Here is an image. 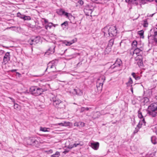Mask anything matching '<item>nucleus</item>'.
I'll return each mask as SVG.
<instances>
[{
    "label": "nucleus",
    "mask_w": 157,
    "mask_h": 157,
    "mask_svg": "<svg viewBox=\"0 0 157 157\" xmlns=\"http://www.w3.org/2000/svg\"><path fill=\"white\" fill-rule=\"evenodd\" d=\"M102 32L105 36L111 37L115 36L117 34V30L115 26L108 25L102 29Z\"/></svg>",
    "instance_id": "obj_1"
},
{
    "label": "nucleus",
    "mask_w": 157,
    "mask_h": 157,
    "mask_svg": "<svg viewBox=\"0 0 157 157\" xmlns=\"http://www.w3.org/2000/svg\"><path fill=\"white\" fill-rule=\"evenodd\" d=\"M53 106L57 109H64L65 106L64 102L62 101L57 96H54L51 99Z\"/></svg>",
    "instance_id": "obj_2"
},
{
    "label": "nucleus",
    "mask_w": 157,
    "mask_h": 157,
    "mask_svg": "<svg viewBox=\"0 0 157 157\" xmlns=\"http://www.w3.org/2000/svg\"><path fill=\"white\" fill-rule=\"evenodd\" d=\"M157 103H154L151 104L147 109L148 113L150 116L154 117L157 114Z\"/></svg>",
    "instance_id": "obj_3"
},
{
    "label": "nucleus",
    "mask_w": 157,
    "mask_h": 157,
    "mask_svg": "<svg viewBox=\"0 0 157 157\" xmlns=\"http://www.w3.org/2000/svg\"><path fill=\"white\" fill-rule=\"evenodd\" d=\"M45 90L42 88L37 86H31L29 89L31 93L35 96H37L41 94Z\"/></svg>",
    "instance_id": "obj_4"
},
{
    "label": "nucleus",
    "mask_w": 157,
    "mask_h": 157,
    "mask_svg": "<svg viewBox=\"0 0 157 157\" xmlns=\"http://www.w3.org/2000/svg\"><path fill=\"white\" fill-rule=\"evenodd\" d=\"M24 143L28 145H33L36 146L39 144V142L34 137H31L25 139Z\"/></svg>",
    "instance_id": "obj_5"
},
{
    "label": "nucleus",
    "mask_w": 157,
    "mask_h": 157,
    "mask_svg": "<svg viewBox=\"0 0 157 157\" xmlns=\"http://www.w3.org/2000/svg\"><path fill=\"white\" fill-rule=\"evenodd\" d=\"M40 42V38L38 37H36L34 38H31L28 41V43L31 45H35Z\"/></svg>",
    "instance_id": "obj_6"
},
{
    "label": "nucleus",
    "mask_w": 157,
    "mask_h": 157,
    "mask_svg": "<svg viewBox=\"0 0 157 157\" xmlns=\"http://www.w3.org/2000/svg\"><path fill=\"white\" fill-rule=\"evenodd\" d=\"M130 54L132 55H134L135 54L137 56H141L143 54V48H135L132 53L130 52Z\"/></svg>",
    "instance_id": "obj_7"
},
{
    "label": "nucleus",
    "mask_w": 157,
    "mask_h": 157,
    "mask_svg": "<svg viewBox=\"0 0 157 157\" xmlns=\"http://www.w3.org/2000/svg\"><path fill=\"white\" fill-rule=\"evenodd\" d=\"M151 35L154 36L155 40L157 42V28H154L151 30Z\"/></svg>",
    "instance_id": "obj_8"
},
{
    "label": "nucleus",
    "mask_w": 157,
    "mask_h": 157,
    "mask_svg": "<svg viewBox=\"0 0 157 157\" xmlns=\"http://www.w3.org/2000/svg\"><path fill=\"white\" fill-rule=\"evenodd\" d=\"M114 42V39H110L109 41V43L108 44L107 47L105 48V51L107 52V50L109 51V52L111 51V47L112 46Z\"/></svg>",
    "instance_id": "obj_9"
},
{
    "label": "nucleus",
    "mask_w": 157,
    "mask_h": 157,
    "mask_svg": "<svg viewBox=\"0 0 157 157\" xmlns=\"http://www.w3.org/2000/svg\"><path fill=\"white\" fill-rule=\"evenodd\" d=\"M10 56L9 52H7L3 58V62L5 63H7L10 60Z\"/></svg>",
    "instance_id": "obj_10"
},
{
    "label": "nucleus",
    "mask_w": 157,
    "mask_h": 157,
    "mask_svg": "<svg viewBox=\"0 0 157 157\" xmlns=\"http://www.w3.org/2000/svg\"><path fill=\"white\" fill-rule=\"evenodd\" d=\"M90 146L94 149L97 150L99 147V143L98 142L96 143H90Z\"/></svg>",
    "instance_id": "obj_11"
},
{
    "label": "nucleus",
    "mask_w": 157,
    "mask_h": 157,
    "mask_svg": "<svg viewBox=\"0 0 157 157\" xmlns=\"http://www.w3.org/2000/svg\"><path fill=\"white\" fill-rule=\"evenodd\" d=\"M104 114H105L103 113H102V111L101 112V113L99 112H96L94 113L93 116V118L94 119L98 118L101 115Z\"/></svg>",
    "instance_id": "obj_12"
},
{
    "label": "nucleus",
    "mask_w": 157,
    "mask_h": 157,
    "mask_svg": "<svg viewBox=\"0 0 157 157\" xmlns=\"http://www.w3.org/2000/svg\"><path fill=\"white\" fill-rule=\"evenodd\" d=\"M57 13L59 15H64L65 16L68 17V13L66 12L64 10H59L57 11Z\"/></svg>",
    "instance_id": "obj_13"
},
{
    "label": "nucleus",
    "mask_w": 157,
    "mask_h": 157,
    "mask_svg": "<svg viewBox=\"0 0 157 157\" xmlns=\"http://www.w3.org/2000/svg\"><path fill=\"white\" fill-rule=\"evenodd\" d=\"M146 122L145 121L144 119H143L142 120H141L139 122L138 124L137 125V127L140 128L142 125H144V126L145 125Z\"/></svg>",
    "instance_id": "obj_14"
},
{
    "label": "nucleus",
    "mask_w": 157,
    "mask_h": 157,
    "mask_svg": "<svg viewBox=\"0 0 157 157\" xmlns=\"http://www.w3.org/2000/svg\"><path fill=\"white\" fill-rule=\"evenodd\" d=\"M105 80V78L104 76H101L98 79L97 82L101 83V84H103V83Z\"/></svg>",
    "instance_id": "obj_15"
},
{
    "label": "nucleus",
    "mask_w": 157,
    "mask_h": 157,
    "mask_svg": "<svg viewBox=\"0 0 157 157\" xmlns=\"http://www.w3.org/2000/svg\"><path fill=\"white\" fill-rule=\"evenodd\" d=\"M85 124V123L82 122H76L74 124L75 126L80 127H84Z\"/></svg>",
    "instance_id": "obj_16"
},
{
    "label": "nucleus",
    "mask_w": 157,
    "mask_h": 157,
    "mask_svg": "<svg viewBox=\"0 0 157 157\" xmlns=\"http://www.w3.org/2000/svg\"><path fill=\"white\" fill-rule=\"evenodd\" d=\"M84 12L85 13L86 15L87 16H89L91 14L92 11L91 9L85 8L84 10Z\"/></svg>",
    "instance_id": "obj_17"
},
{
    "label": "nucleus",
    "mask_w": 157,
    "mask_h": 157,
    "mask_svg": "<svg viewBox=\"0 0 157 157\" xmlns=\"http://www.w3.org/2000/svg\"><path fill=\"white\" fill-rule=\"evenodd\" d=\"M102 84H101V83H99V82H96V87L98 89V90L99 91L101 90L102 88Z\"/></svg>",
    "instance_id": "obj_18"
},
{
    "label": "nucleus",
    "mask_w": 157,
    "mask_h": 157,
    "mask_svg": "<svg viewBox=\"0 0 157 157\" xmlns=\"http://www.w3.org/2000/svg\"><path fill=\"white\" fill-rule=\"evenodd\" d=\"M55 47L56 46L54 44H53L48 49V51H50V53L52 54L54 53Z\"/></svg>",
    "instance_id": "obj_19"
},
{
    "label": "nucleus",
    "mask_w": 157,
    "mask_h": 157,
    "mask_svg": "<svg viewBox=\"0 0 157 157\" xmlns=\"http://www.w3.org/2000/svg\"><path fill=\"white\" fill-rule=\"evenodd\" d=\"M82 145L80 144V143H75V144H73V145H71L70 144L68 146V147L69 148L71 149L73 147H76L78 146H81Z\"/></svg>",
    "instance_id": "obj_20"
},
{
    "label": "nucleus",
    "mask_w": 157,
    "mask_h": 157,
    "mask_svg": "<svg viewBox=\"0 0 157 157\" xmlns=\"http://www.w3.org/2000/svg\"><path fill=\"white\" fill-rule=\"evenodd\" d=\"M142 56H137L135 57V60L136 61H139L141 65L142 64Z\"/></svg>",
    "instance_id": "obj_21"
},
{
    "label": "nucleus",
    "mask_w": 157,
    "mask_h": 157,
    "mask_svg": "<svg viewBox=\"0 0 157 157\" xmlns=\"http://www.w3.org/2000/svg\"><path fill=\"white\" fill-rule=\"evenodd\" d=\"M53 23L52 22H48L47 25H45V28L48 29V28L50 29L53 26Z\"/></svg>",
    "instance_id": "obj_22"
},
{
    "label": "nucleus",
    "mask_w": 157,
    "mask_h": 157,
    "mask_svg": "<svg viewBox=\"0 0 157 157\" xmlns=\"http://www.w3.org/2000/svg\"><path fill=\"white\" fill-rule=\"evenodd\" d=\"M70 123L69 122H64V123H58V124L59 125L62 126H67L69 125Z\"/></svg>",
    "instance_id": "obj_23"
},
{
    "label": "nucleus",
    "mask_w": 157,
    "mask_h": 157,
    "mask_svg": "<svg viewBox=\"0 0 157 157\" xmlns=\"http://www.w3.org/2000/svg\"><path fill=\"white\" fill-rule=\"evenodd\" d=\"M63 44H65L66 46H70L71 45V43L70 41H68L66 40H64L62 41Z\"/></svg>",
    "instance_id": "obj_24"
},
{
    "label": "nucleus",
    "mask_w": 157,
    "mask_h": 157,
    "mask_svg": "<svg viewBox=\"0 0 157 157\" xmlns=\"http://www.w3.org/2000/svg\"><path fill=\"white\" fill-rule=\"evenodd\" d=\"M53 67H55V65H53L51 63H49L47 67L45 70V71H46L48 68H52Z\"/></svg>",
    "instance_id": "obj_25"
},
{
    "label": "nucleus",
    "mask_w": 157,
    "mask_h": 157,
    "mask_svg": "<svg viewBox=\"0 0 157 157\" xmlns=\"http://www.w3.org/2000/svg\"><path fill=\"white\" fill-rule=\"evenodd\" d=\"M157 139L155 136H152L151 138V141L152 143L154 144H155L156 143Z\"/></svg>",
    "instance_id": "obj_26"
},
{
    "label": "nucleus",
    "mask_w": 157,
    "mask_h": 157,
    "mask_svg": "<svg viewBox=\"0 0 157 157\" xmlns=\"http://www.w3.org/2000/svg\"><path fill=\"white\" fill-rule=\"evenodd\" d=\"M132 75L136 80H139L140 78V76L136 75L135 73H132Z\"/></svg>",
    "instance_id": "obj_27"
},
{
    "label": "nucleus",
    "mask_w": 157,
    "mask_h": 157,
    "mask_svg": "<svg viewBox=\"0 0 157 157\" xmlns=\"http://www.w3.org/2000/svg\"><path fill=\"white\" fill-rule=\"evenodd\" d=\"M22 19H23L24 21H29L31 19V18L29 16H26L25 15L23 17Z\"/></svg>",
    "instance_id": "obj_28"
},
{
    "label": "nucleus",
    "mask_w": 157,
    "mask_h": 157,
    "mask_svg": "<svg viewBox=\"0 0 157 157\" xmlns=\"http://www.w3.org/2000/svg\"><path fill=\"white\" fill-rule=\"evenodd\" d=\"M14 109L18 110L20 109V106L17 104H14Z\"/></svg>",
    "instance_id": "obj_29"
},
{
    "label": "nucleus",
    "mask_w": 157,
    "mask_h": 157,
    "mask_svg": "<svg viewBox=\"0 0 157 157\" xmlns=\"http://www.w3.org/2000/svg\"><path fill=\"white\" fill-rule=\"evenodd\" d=\"M126 2L129 3L130 2L134 3V2H136L135 3L137 4L138 3V1L139 0H125Z\"/></svg>",
    "instance_id": "obj_30"
},
{
    "label": "nucleus",
    "mask_w": 157,
    "mask_h": 157,
    "mask_svg": "<svg viewBox=\"0 0 157 157\" xmlns=\"http://www.w3.org/2000/svg\"><path fill=\"white\" fill-rule=\"evenodd\" d=\"M49 128H46L40 127V130L44 132H48L49 131L47 130Z\"/></svg>",
    "instance_id": "obj_31"
},
{
    "label": "nucleus",
    "mask_w": 157,
    "mask_h": 157,
    "mask_svg": "<svg viewBox=\"0 0 157 157\" xmlns=\"http://www.w3.org/2000/svg\"><path fill=\"white\" fill-rule=\"evenodd\" d=\"M24 15H25L22 14L20 12H18L17 14V16L21 19H23V17Z\"/></svg>",
    "instance_id": "obj_32"
},
{
    "label": "nucleus",
    "mask_w": 157,
    "mask_h": 157,
    "mask_svg": "<svg viewBox=\"0 0 157 157\" xmlns=\"http://www.w3.org/2000/svg\"><path fill=\"white\" fill-rule=\"evenodd\" d=\"M144 32L143 30H141L138 32V34L141 37L143 38H144Z\"/></svg>",
    "instance_id": "obj_33"
},
{
    "label": "nucleus",
    "mask_w": 157,
    "mask_h": 157,
    "mask_svg": "<svg viewBox=\"0 0 157 157\" xmlns=\"http://www.w3.org/2000/svg\"><path fill=\"white\" fill-rule=\"evenodd\" d=\"M137 44V42L136 40H134L133 41L132 43V46L133 47H136Z\"/></svg>",
    "instance_id": "obj_34"
},
{
    "label": "nucleus",
    "mask_w": 157,
    "mask_h": 157,
    "mask_svg": "<svg viewBox=\"0 0 157 157\" xmlns=\"http://www.w3.org/2000/svg\"><path fill=\"white\" fill-rule=\"evenodd\" d=\"M77 3L78 4V5H79L82 6L84 2L82 0H79L77 2Z\"/></svg>",
    "instance_id": "obj_35"
},
{
    "label": "nucleus",
    "mask_w": 157,
    "mask_h": 157,
    "mask_svg": "<svg viewBox=\"0 0 157 157\" xmlns=\"http://www.w3.org/2000/svg\"><path fill=\"white\" fill-rule=\"evenodd\" d=\"M152 129L153 131L155 132L157 134V124L155 125L153 127Z\"/></svg>",
    "instance_id": "obj_36"
},
{
    "label": "nucleus",
    "mask_w": 157,
    "mask_h": 157,
    "mask_svg": "<svg viewBox=\"0 0 157 157\" xmlns=\"http://www.w3.org/2000/svg\"><path fill=\"white\" fill-rule=\"evenodd\" d=\"M138 117L140 118L143 119V117L142 115V113L140 111H138Z\"/></svg>",
    "instance_id": "obj_37"
},
{
    "label": "nucleus",
    "mask_w": 157,
    "mask_h": 157,
    "mask_svg": "<svg viewBox=\"0 0 157 157\" xmlns=\"http://www.w3.org/2000/svg\"><path fill=\"white\" fill-rule=\"evenodd\" d=\"M67 25H68V22L67 21H65L63 23H62L61 24V25L62 27H63V25H64L65 26V27H64V28H65V27H66Z\"/></svg>",
    "instance_id": "obj_38"
},
{
    "label": "nucleus",
    "mask_w": 157,
    "mask_h": 157,
    "mask_svg": "<svg viewBox=\"0 0 157 157\" xmlns=\"http://www.w3.org/2000/svg\"><path fill=\"white\" fill-rule=\"evenodd\" d=\"M41 21L42 23L43 22H44L45 24L48 23V21L45 18H42V19H41Z\"/></svg>",
    "instance_id": "obj_39"
},
{
    "label": "nucleus",
    "mask_w": 157,
    "mask_h": 157,
    "mask_svg": "<svg viewBox=\"0 0 157 157\" xmlns=\"http://www.w3.org/2000/svg\"><path fill=\"white\" fill-rule=\"evenodd\" d=\"M132 80L131 78H129V80L127 83V85H128L132 84Z\"/></svg>",
    "instance_id": "obj_40"
},
{
    "label": "nucleus",
    "mask_w": 157,
    "mask_h": 157,
    "mask_svg": "<svg viewBox=\"0 0 157 157\" xmlns=\"http://www.w3.org/2000/svg\"><path fill=\"white\" fill-rule=\"evenodd\" d=\"M74 90V91L75 92V94H76L79 95H80V94L79 93H78V91H79V92H80V90H77L76 89H75Z\"/></svg>",
    "instance_id": "obj_41"
},
{
    "label": "nucleus",
    "mask_w": 157,
    "mask_h": 157,
    "mask_svg": "<svg viewBox=\"0 0 157 157\" xmlns=\"http://www.w3.org/2000/svg\"><path fill=\"white\" fill-rule=\"evenodd\" d=\"M140 128H139L137 126V127L136 128L135 130L134 131V133L135 134L136 133L138 132Z\"/></svg>",
    "instance_id": "obj_42"
},
{
    "label": "nucleus",
    "mask_w": 157,
    "mask_h": 157,
    "mask_svg": "<svg viewBox=\"0 0 157 157\" xmlns=\"http://www.w3.org/2000/svg\"><path fill=\"white\" fill-rule=\"evenodd\" d=\"M122 62L121 60H120L119 61H118V66H121L122 65Z\"/></svg>",
    "instance_id": "obj_43"
},
{
    "label": "nucleus",
    "mask_w": 157,
    "mask_h": 157,
    "mask_svg": "<svg viewBox=\"0 0 157 157\" xmlns=\"http://www.w3.org/2000/svg\"><path fill=\"white\" fill-rule=\"evenodd\" d=\"M77 41L76 39H74L71 40L70 41L71 43V44L73 43H75V42Z\"/></svg>",
    "instance_id": "obj_44"
},
{
    "label": "nucleus",
    "mask_w": 157,
    "mask_h": 157,
    "mask_svg": "<svg viewBox=\"0 0 157 157\" xmlns=\"http://www.w3.org/2000/svg\"><path fill=\"white\" fill-rule=\"evenodd\" d=\"M54 154L55 155H58V157L60 155L59 152V151L56 152V153Z\"/></svg>",
    "instance_id": "obj_45"
},
{
    "label": "nucleus",
    "mask_w": 157,
    "mask_h": 157,
    "mask_svg": "<svg viewBox=\"0 0 157 157\" xmlns=\"http://www.w3.org/2000/svg\"><path fill=\"white\" fill-rule=\"evenodd\" d=\"M114 65V64L113 65H112L110 67V68L111 69H113L114 68L116 67V66H115Z\"/></svg>",
    "instance_id": "obj_46"
},
{
    "label": "nucleus",
    "mask_w": 157,
    "mask_h": 157,
    "mask_svg": "<svg viewBox=\"0 0 157 157\" xmlns=\"http://www.w3.org/2000/svg\"><path fill=\"white\" fill-rule=\"evenodd\" d=\"M4 52V51L2 50H0V55H2L3 54Z\"/></svg>",
    "instance_id": "obj_47"
},
{
    "label": "nucleus",
    "mask_w": 157,
    "mask_h": 157,
    "mask_svg": "<svg viewBox=\"0 0 157 157\" xmlns=\"http://www.w3.org/2000/svg\"><path fill=\"white\" fill-rule=\"evenodd\" d=\"M82 64V63L81 62H79L77 64V66H80Z\"/></svg>",
    "instance_id": "obj_48"
},
{
    "label": "nucleus",
    "mask_w": 157,
    "mask_h": 157,
    "mask_svg": "<svg viewBox=\"0 0 157 157\" xmlns=\"http://www.w3.org/2000/svg\"><path fill=\"white\" fill-rule=\"evenodd\" d=\"M83 109H84V110H88L89 109V108L88 107H86V108H83Z\"/></svg>",
    "instance_id": "obj_49"
},
{
    "label": "nucleus",
    "mask_w": 157,
    "mask_h": 157,
    "mask_svg": "<svg viewBox=\"0 0 157 157\" xmlns=\"http://www.w3.org/2000/svg\"><path fill=\"white\" fill-rule=\"evenodd\" d=\"M16 71H17V70H16V69H13V70H11V72H15Z\"/></svg>",
    "instance_id": "obj_50"
},
{
    "label": "nucleus",
    "mask_w": 157,
    "mask_h": 157,
    "mask_svg": "<svg viewBox=\"0 0 157 157\" xmlns=\"http://www.w3.org/2000/svg\"><path fill=\"white\" fill-rule=\"evenodd\" d=\"M147 24H146V23H145L144 25V27H147Z\"/></svg>",
    "instance_id": "obj_51"
},
{
    "label": "nucleus",
    "mask_w": 157,
    "mask_h": 157,
    "mask_svg": "<svg viewBox=\"0 0 157 157\" xmlns=\"http://www.w3.org/2000/svg\"><path fill=\"white\" fill-rule=\"evenodd\" d=\"M56 25H58L57 24H53V26L54 27H56Z\"/></svg>",
    "instance_id": "obj_52"
},
{
    "label": "nucleus",
    "mask_w": 157,
    "mask_h": 157,
    "mask_svg": "<svg viewBox=\"0 0 157 157\" xmlns=\"http://www.w3.org/2000/svg\"><path fill=\"white\" fill-rule=\"evenodd\" d=\"M51 157H56V156L55 155L53 154V155H51Z\"/></svg>",
    "instance_id": "obj_53"
},
{
    "label": "nucleus",
    "mask_w": 157,
    "mask_h": 157,
    "mask_svg": "<svg viewBox=\"0 0 157 157\" xmlns=\"http://www.w3.org/2000/svg\"><path fill=\"white\" fill-rule=\"evenodd\" d=\"M56 75H54V76H53V78H56Z\"/></svg>",
    "instance_id": "obj_54"
},
{
    "label": "nucleus",
    "mask_w": 157,
    "mask_h": 157,
    "mask_svg": "<svg viewBox=\"0 0 157 157\" xmlns=\"http://www.w3.org/2000/svg\"><path fill=\"white\" fill-rule=\"evenodd\" d=\"M131 91H132V93H133V89H132V88H131Z\"/></svg>",
    "instance_id": "obj_55"
},
{
    "label": "nucleus",
    "mask_w": 157,
    "mask_h": 157,
    "mask_svg": "<svg viewBox=\"0 0 157 157\" xmlns=\"http://www.w3.org/2000/svg\"><path fill=\"white\" fill-rule=\"evenodd\" d=\"M147 0L148 1H149V2H151V1H153V0Z\"/></svg>",
    "instance_id": "obj_56"
},
{
    "label": "nucleus",
    "mask_w": 157,
    "mask_h": 157,
    "mask_svg": "<svg viewBox=\"0 0 157 157\" xmlns=\"http://www.w3.org/2000/svg\"><path fill=\"white\" fill-rule=\"evenodd\" d=\"M13 27H9V28H7V29H10V28H13Z\"/></svg>",
    "instance_id": "obj_57"
},
{
    "label": "nucleus",
    "mask_w": 157,
    "mask_h": 157,
    "mask_svg": "<svg viewBox=\"0 0 157 157\" xmlns=\"http://www.w3.org/2000/svg\"><path fill=\"white\" fill-rule=\"evenodd\" d=\"M155 2L157 3V0H155Z\"/></svg>",
    "instance_id": "obj_58"
},
{
    "label": "nucleus",
    "mask_w": 157,
    "mask_h": 157,
    "mask_svg": "<svg viewBox=\"0 0 157 157\" xmlns=\"http://www.w3.org/2000/svg\"><path fill=\"white\" fill-rule=\"evenodd\" d=\"M117 59H116V62H117Z\"/></svg>",
    "instance_id": "obj_59"
}]
</instances>
